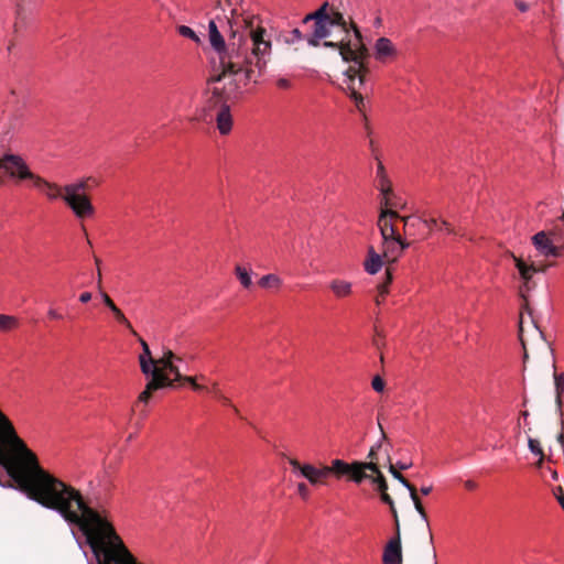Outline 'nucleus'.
<instances>
[{
    "mask_svg": "<svg viewBox=\"0 0 564 564\" xmlns=\"http://www.w3.org/2000/svg\"><path fill=\"white\" fill-rule=\"evenodd\" d=\"M208 35H221L214 19L208 20Z\"/></svg>",
    "mask_w": 564,
    "mask_h": 564,
    "instance_id": "2",
    "label": "nucleus"
},
{
    "mask_svg": "<svg viewBox=\"0 0 564 564\" xmlns=\"http://www.w3.org/2000/svg\"><path fill=\"white\" fill-rule=\"evenodd\" d=\"M20 22H15V32H20V26H19Z\"/></svg>",
    "mask_w": 564,
    "mask_h": 564,
    "instance_id": "8",
    "label": "nucleus"
},
{
    "mask_svg": "<svg viewBox=\"0 0 564 564\" xmlns=\"http://www.w3.org/2000/svg\"><path fill=\"white\" fill-rule=\"evenodd\" d=\"M302 23L312 24L310 35H330L333 28H338L345 35H362L358 25L328 1H324L315 11L305 15Z\"/></svg>",
    "mask_w": 564,
    "mask_h": 564,
    "instance_id": "1",
    "label": "nucleus"
},
{
    "mask_svg": "<svg viewBox=\"0 0 564 564\" xmlns=\"http://www.w3.org/2000/svg\"><path fill=\"white\" fill-rule=\"evenodd\" d=\"M514 6L520 12H523V13L529 11V9H530V6L522 0H516Z\"/></svg>",
    "mask_w": 564,
    "mask_h": 564,
    "instance_id": "3",
    "label": "nucleus"
},
{
    "mask_svg": "<svg viewBox=\"0 0 564 564\" xmlns=\"http://www.w3.org/2000/svg\"><path fill=\"white\" fill-rule=\"evenodd\" d=\"M381 23H382V20H381V18H380V17H376V18L373 19V26H375V28H379V26L381 25Z\"/></svg>",
    "mask_w": 564,
    "mask_h": 564,
    "instance_id": "6",
    "label": "nucleus"
},
{
    "mask_svg": "<svg viewBox=\"0 0 564 564\" xmlns=\"http://www.w3.org/2000/svg\"><path fill=\"white\" fill-rule=\"evenodd\" d=\"M230 35H232V36L238 35V31H231V34H230Z\"/></svg>",
    "mask_w": 564,
    "mask_h": 564,
    "instance_id": "9",
    "label": "nucleus"
},
{
    "mask_svg": "<svg viewBox=\"0 0 564 564\" xmlns=\"http://www.w3.org/2000/svg\"><path fill=\"white\" fill-rule=\"evenodd\" d=\"M290 35H303L299 28H293L290 31Z\"/></svg>",
    "mask_w": 564,
    "mask_h": 564,
    "instance_id": "7",
    "label": "nucleus"
},
{
    "mask_svg": "<svg viewBox=\"0 0 564 564\" xmlns=\"http://www.w3.org/2000/svg\"><path fill=\"white\" fill-rule=\"evenodd\" d=\"M247 35H250V36H253V35H265V30L264 29H257V30H254L251 26V29L249 30Z\"/></svg>",
    "mask_w": 564,
    "mask_h": 564,
    "instance_id": "5",
    "label": "nucleus"
},
{
    "mask_svg": "<svg viewBox=\"0 0 564 564\" xmlns=\"http://www.w3.org/2000/svg\"><path fill=\"white\" fill-rule=\"evenodd\" d=\"M180 35H197L196 32L186 25H181L178 28Z\"/></svg>",
    "mask_w": 564,
    "mask_h": 564,
    "instance_id": "4",
    "label": "nucleus"
}]
</instances>
